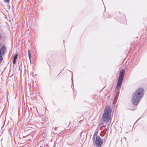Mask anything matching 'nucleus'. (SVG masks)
Wrapping results in <instances>:
<instances>
[{"mask_svg":"<svg viewBox=\"0 0 147 147\" xmlns=\"http://www.w3.org/2000/svg\"><path fill=\"white\" fill-rule=\"evenodd\" d=\"M28 55L29 58V59H30L31 58V56H30V51L29 49L28 50Z\"/></svg>","mask_w":147,"mask_h":147,"instance_id":"nucleus-7","label":"nucleus"},{"mask_svg":"<svg viewBox=\"0 0 147 147\" xmlns=\"http://www.w3.org/2000/svg\"><path fill=\"white\" fill-rule=\"evenodd\" d=\"M144 93V91L142 88H140L136 90L131 98V101L134 105H137L139 104Z\"/></svg>","mask_w":147,"mask_h":147,"instance_id":"nucleus-1","label":"nucleus"},{"mask_svg":"<svg viewBox=\"0 0 147 147\" xmlns=\"http://www.w3.org/2000/svg\"><path fill=\"white\" fill-rule=\"evenodd\" d=\"M95 135H94L93 136V139L94 140L95 139Z\"/></svg>","mask_w":147,"mask_h":147,"instance_id":"nucleus-9","label":"nucleus"},{"mask_svg":"<svg viewBox=\"0 0 147 147\" xmlns=\"http://www.w3.org/2000/svg\"><path fill=\"white\" fill-rule=\"evenodd\" d=\"M95 144L96 146L98 147H100L103 144V140L99 136H96V137Z\"/></svg>","mask_w":147,"mask_h":147,"instance_id":"nucleus-4","label":"nucleus"},{"mask_svg":"<svg viewBox=\"0 0 147 147\" xmlns=\"http://www.w3.org/2000/svg\"><path fill=\"white\" fill-rule=\"evenodd\" d=\"M6 52V48L5 46H2L1 48V61L2 60L3 58L1 55H3Z\"/></svg>","mask_w":147,"mask_h":147,"instance_id":"nucleus-5","label":"nucleus"},{"mask_svg":"<svg viewBox=\"0 0 147 147\" xmlns=\"http://www.w3.org/2000/svg\"><path fill=\"white\" fill-rule=\"evenodd\" d=\"M18 53H17L15 55V56L13 57V64H15L16 63V59L17 58V57L18 56Z\"/></svg>","mask_w":147,"mask_h":147,"instance_id":"nucleus-6","label":"nucleus"},{"mask_svg":"<svg viewBox=\"0 0 147 147\" xmlns=\"http://www.w3.org/2000/svg\"><path fill=\"white\" fill-rule=\"evenodd\" d=\"M124 74L125 70L124 69H122L119 73V76L117 84L116 89L117 90H119L121 88Z\"/></svg>","mask_w":147,"mask_h":147,"instance_id":"nucleus-3","label":"nucleus"},{"mask_svg":"<svg viewBox=\"0 0 147 147\" xmlns=\"http://www.w3.org/2000/svg\"><path fill=\"white\" fill-rule=\"evenodd\" d=\"M112 109L109 106H106L102 118L103 121L105 123H108L111 117Z\"/></svg>","mask_w":147,"mask_h":147,"instance_id":"nucleus-2","label":"nucleus"},{"mask_svg":"<svg viewBox=\"0 0 147 147\" xmlns=\"http://www.w3.org/2000/svg\"><path fill=\"white\" fill-rule=\"evenodd\" d=\"M3 1L5 2L9 3V0H3Z\"/></svg>","mask_w":147,"mask_h":147,"instance_id":"nucleus-8","label":"nucleus"}]
</instances>
